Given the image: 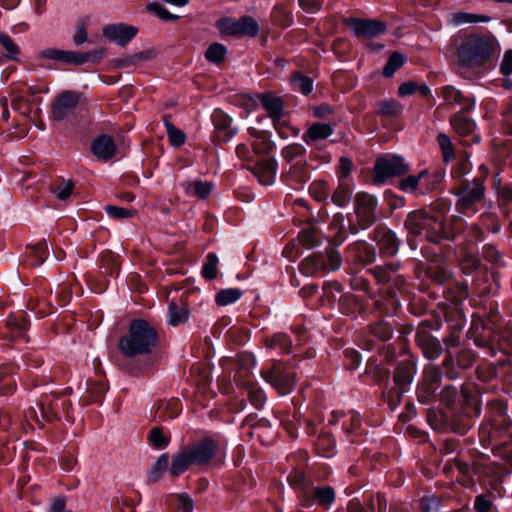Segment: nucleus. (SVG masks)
Returning <instances> with one entry per match:
<instances>
[{
  "label": "nucleus",
  "instance_id": "obj_9",
  "mask_svg": "<svg viewBox=\"0 0 512 512\" xmlns=\"http://www.w3.org/2000/svg\"><path fill=\"white\" fill-rule=\"evenodd\" d=\"M441 327L442 320L439 317L425 319L418 325L415 341L423 356L429 360H436L441 354H445L441 341L431 334V330L438 331Z\"/></svg>",
  "mask_w": 512,
  "mask_h": 512
},
{
  "label": "nucleus",
  "instance_id": "obj_63",
  "mask_svg": "<svg viewBox=\"0 0 512 512\" xmlns=\"http://www.w3.org/2000/svg\"><path fill=\"white\" fill-rule=\"evenodd\" d=\"M173 504L179 512H192L193 500L187 494H180L174 497Z\"/></svg>",
  "mask_w": 512,
  "mask_h": 512
},
{
  "label": "nucleus",
  "instance_id": "obj_6",
  "mask_svg": "<svg viewBox=\"0 0 512 512\" xmlns=\"http://www.w3.org/2000/svg\"><path fill=\"white\" fill-rule=\"evenodd\" d=\"M158 342L156 328L143 319L131 321L128 332L121 337L119 349L126 357L150 354Z\"/></svg>",
  "mask_w": 512,
  "mask_h": 512
},
{
  "label": "nucleus",
  "instance_id": "obj_55",
  "mask_svg": "<svg viewBox=\"0 0 512 512\" xmlns=\"http://www.w3.org/2000/svg\"><path fill=\"white\" fill-rule=\"evenodd\" d=\"M459 389L453 384L445 385L437 394V400L445 403L447 406L454 404L458 398Z\"/></svg>",
  "mask_w": 512,
  "mask_h": 512
},
{
  "label": "nucleus",
  "instance_id": "obj_12",
  "mask_svg": "<svg viewBox=\"0 0 512 512\" xmlns=\"http://www.w3.org/2000/svg\"><path fill=\"white\" fill-rule=\"evenodd\" d=\"M215 27L221 34V36H233V37H256L259 34V24L251 16L244 15L239 19L232 17H223L215 22Z\"/></svg>",
  "mask_w": 512,
  "mask_h": 512
},
{
  "label": "nucleus",
  "instance_id": "obj_2",
  "mask_svg": "<svg viewBox=\"0 0 512 512\" xmlns=\"http://www.w3.org/2000/svg\"><path fill=\"white\" fill-rule=\"evenodd\" d=\"M450 208L449 200L438 199L431 204L429 211L410 212L405 220V227L409 233L423 236L435 245H441L443 241L454 242L464 234L467 223L457 215L451 216L447 221L445 216Z\"/></svg>",
  "mask_w": 512,
  "mask_h": 512
},
{
  "label": "nucleus",
  "instance_id": "obj_33",
  "mask_svg": "<svg viewBox=\"0 0 512 512\" xmlns=\"http://www.w3.org/2000/svg\"><path fill=\"white\" fill-rule=\"evenodd\" d=\"M182 187L187 195L204 200L211 194L213 184L208 181L193 180L182 183Z\"/></svg>",
  "mask_w": 512,
  "mask_h": 512
},
{
  "label": "nucleus",
  "instance_id": "obj_18",
  "mask_svg": "<svg viewBox=\"0 0 512 512\" xmlns=\"http://www.w3.org/2000/svg\"><path fill=\"white\" fill-rule=\"evenodd\" d=\"M79 101L80 94L75 91H64L59 94L51 106V119L54 121L64 120L74 111Z\"/></svg>",
  "mask_w": 512,
  "mask_h": 512
},
{
  "label": "nucleus",
  "instance_id": "obj_42",
  "mask_svg": "<svg viewBox=\"0 0 512 512\" xmlns=\"http://www.w3.org/2000/svg\"><path fill=\"white\" fill-rule=\"evenodd\" d=\"M242 295V290L238 288L223 289L216 294L215 301L219 306H226L238 301Z\"/></svg>",
  "mask_w": 512,
  "mask_h": 512
},
{
  "label": "nucleus",
  "instance_id": "obj_31",
  "mask_svg": "<svg viewBox=\"0 0 512 512\" xmlns=\"http://www.w3.org/2000/svg\"><path fill=\"white\" fill-rule=\"evenodd\" d=\"M104 54L103 49H97L91 52L81 53L76 51L62 50V56L60 63L82 65L92 59H100Z\"/></svg>",
  "mask_w": 512,
  "mask_h": 512
},
{
  "label": "nucleus",
  "instance_id": "obj_59",
  "mask_svg": "<svg viewBox=\"0 0 512 512\" xmlns=\"http://www.w3.org/2000/svg\"><path fill=\"white\" fill-rule=\"evenodd\" d=\"M169 465V456L167 453L161 454L156 462L154 463L151 471H150V479L152 481H156L159 479L161 474L168 468Z\"/></svg>",
  "mask_w": 512,
  "mask_h": 512
},
{
  "label": "nucleus",
  "instance_id": "obj_26",
  "mask_svg": "<svg viewBox=\"0 0 512 512\" xmlns=\"http://www.w3.org/2000/svg\"><path fill=\"white\" fill-rule=\"evenodd\" d=\"M459 249V254H457V250L452 247L450 250L457 255V260L462 273L467 276L472 275L479 268L480 260L477 255L467 252L466 245L461 244Z\"/></svg>",
  "mask_w": 512,
  "mask_h": 512
},
{
  "label": "nucleus",
  "instance_id": "obj_15",
  "mask_svg": "<svg viewBox=\"0 0 512 512\" xmlns=\"http://www.w3.org/2000/svg\"><path fill=\"white\" fill-rule=\"evenodd\" d=\"M451 249L450 245H445L441 249V253H432L431 255H424L429 262L426 268V274L432 282L444 285L450 281L453 276L451 270L445 265V258Z\"/></svg>",
  "mask_w": 512,
  "mask_h": 512
},
{
  "label": "nucleus",
  "instance_id": "obj_14",
  "mask_svg": "<svg viewBox=\"0 0 512 512\" xmlns=\"http://www.w3.org/2000/svg\"><path fill=\"white\" fill-rule=\"evenodd\" d=\"M469 337L478 348L483 349L487 355L494 357L498 352H505L504 335L490 327H481V329L469 330Z\"/></svg>",
  "mask_w": 512,
  "mask_h": 512
},
{
  "label": "nucleus",
  "instance_id": "obj_29",
  "mask_svg": "<svg viewBox=\"0 0 512 512\" xmlns=\"http://www.w3.org/2000/svg\"><path fill=\"white\" fill-rule=\"evenodd\" d=\"M259 101L272 119L279 120L282 118L284 114V105L280 97H277L270 92H266L259 95Z\"/></svg>",
  "mask_w": 512,
  "mask_h": 512
},
{
  "label": "nucleus",
  "instance_id": "obj_49",
  "mask_svg": "<svg viewBox=\"0 0 512 512\" xmlns=\"http://www.w3.org/2000/svg\"><path fill=\"white\" fill-rule=\"evenodd\" d=\"M491 425L492 432L489 434V437L495 433L508 435L509 437L512 436V420L507 415L491 421Z\"/></svg>",
  "mask_w": 512,
  "mask_h": 512
},
{
  "label": "nucleus",
  "instance_id": "obj_46",
  "mask_svg": "<svg viewBox=\"0 0 512 512\" xmlns=\"http://www.w3.org/2000/svg\"><path fill=\"white\" fill-rule=\"evenodd\" d=\"M291 85L293 90L299 91L304 95L310 94L313 90V80L310 77L304 76L300 73L293 75L291 79Z\"/></svg>",
  "mask_w": 512,
  "mask_h": 512
},
{
  "label": "nucleus",
  "instance_id": "obj_37",
  "mask_svg": "<svg viewBox=\"0 0 512 512\" xmlns=\"http://www.w3.org/2000/svg\"><path fill=\"white\" fill-rule=\"evenodd\" d=\"M316 254L323 258V272L335 271L341 267L342 258L334 247H327L324 252H317Z\"/></svg>",
  "mask_w": 512,
  "mask_h": 512
},
{
  "label": "nucleus",
  "instance_id": "obj_60",
  "mask_svg": "<svg viewBox=\"0 0 512 512\" xmlns=\"http://www.w3.org/2000/svg\"><path fill=\"white\" fill-rule=\"evenodd\" d=\"M104 210L109 217H111L113 219H118V220L131 218V217L135 216V214H136V210H134V209H127V208L117 207V206H113V205L105 206Z\"/></svg>",
  "mask_w": 512,
  "mask_h": 512
},
{
  "label": "nucleus",
  "instance_id": "obj_48",
  "mask_svg": "<svg viewBox=\"0 0 512 512\" xmlns=\"http://www.w3.org/2000/svg\"><path fill=\"white\" fill-rule=\"evenodd\" d=\"M218 257L215 253H208L206 257V261L202 266V276L206 280H213L217 277L218 272Z\"/></svg>",
  "mask_w": 512,
  "mask_h": 512
},
{
  "label": "nucleus",
  "instance_id": "obj_56",
  "mask_svg": "<svg viewBox=\"0 0 512 512\" xmlns=\"http://www.w3.org/2000/svg\"><path fill=\"white\" fill-rule=\"evenodd\" d=\"M501 117L503 132L507 135H512V97L503 105Z\"/></svg>",
  "mask_w": 512,
  "mask_h": 512
},
{
  "label": "nucleus",
  "instance_id": "obj_1",
  "mask_svg": "<svg viewBox=\"0 0 512 512\" xmlns=\"http://www.w3.org/2000/svg\"><path fill=\"white\" fill-rule=\"evenodd\" d=\"M386 322V389L388 391L389 408L394 410L401 402L403 395L410 390L417 364L408 348V335L412 332L410 325H400L390 328Z\"/></svg>",
  "mask_w": 512,
  "mask_h": 512
},
{
  "label": "nucleus",
  "instance_id": "obj_17",
  "mask_svg": "<svg viewBox=\"0 0 512 512\" xmlns=\"http://www.w3.org/2000/svg\"><path fill=\"white\" fill-rule=\"evenodd\" d=\"M301 506L310 508L317 504L323 508H329L335 501V490L331 486H317L312 489H304L300 494Z\"/></svg>",
  "mask_w": 512,
  "mask_h": 512
},
{
  "label": "nucleus",
  "instance_id": "obj_4",
  "mask_svg": "<svg viewBox=\"0 0 512 512\" xmlns=\"http://www.w3.org/2000/svg\"><path fill=\"white\" fill-rule=\"evenodd\" d=\"M481 404L477 397L464 394V401L459 407L450 408L440 412L430 419L435 430L450 431L458 435H465L481 415Z\"/></svg>",
  "mask_w": 512,
  "mask_h": 512
},
{
  "label": "nucleus",
  "instance_id": "obj_53",
  "mask_svg": "<svg viewBox=\"0 0 512 512\" xmlns=\"http://www.w3.org/2000/svg\"><path fill=\"white\" fill-rule=\"evenodd\" d=\"M246 389L248 392V398H249L250 403L256 409L263 408V406L266 402V395H265L264 391L254 384H247Z\"/></svg>",
  "mask_w": 512,
  "mask_h": 512
},
{
  "label": "nucleus",
  "instance_id": "obj_39",
  "mask_svg": "<svg viewBox=\"0 0 512 512\" xmlns=\"http://www.w3.org/2000/svg\"><path fill=\"white\" fill-rule=\"evenodd\" d=\"M189 319V311L185 307L178 306L174 302L169 303L167 323L176 327L187 322Z\"/></svg>",
  "mask_w": 512,
  "mask_h": 512
},
{
  "label": "nucleus",
  "instance_id": "obj_38",
  "mask_svg": "<svg viewBox=\"0 0 512 512\" xmlns=\"http://www.w3.org/2000/svg\"><path fill=\"white\" fill-rule=\"evenodd\" d=\"M14 367L11 365H3L0 367V392L2 394L13 393L16 389V380L12 376Z\"/></svg>",
  "mask_w": 512,
  "mask_h": 512
},
{
  "label": "nucleus",
  "instance_id": "obj_27",
  "mask_svg": "<svg viewBox=\"0 0 512 512\" xmlns=\"http://www.w3.org/2000/svg\"><path fill=\"white\" fill-rule=\"evenodd\" d=\"M445 174V169L443 168H435L431 172L426 170V174L420 181V193L425 195L439 190L445 178Z\"/></svg>",
  "mask_w": 512,
  "mask_h": 512
},
{
  "label": "nucleus",
  "instance_id": "obj_64",
  "mask_svg": "<svg viewBox=\"0 0 512 512\" xmlns=\"http://www.w3.org/2000/svg\"><path fill=\"white\" fill-rule=\"evenodd\" d=\"M440 505L441 500L436 496H425L420 500V509L422 512H437Z\"/></svg>",
  "mask_w": 512,
  "mask_h": 512
},
{
  "label": "nucleus",
  "instance_id": "obj_51",
  "mask_svg": "<svg viewBox=\"0 0 512 512\" xmlns=\"http://www.w3.org/2000/svg\"><path fill=\"white\" fill-rule=\"evenodd\" d=\"M425 174L426 169L420 171L418 175H409L408 177L401 179L398 183V188L406 193L415 191L418 186H420V181Z\"/></svg>",
  "mask_w": 512,
  "mask_h": 512
},
{
  "label": "nucleus",
  "instance_id": "obj_57",
  "mask_svg": "<svg viewBox=\"0 0 512 512\" xmlns=\"http://www.w3.org/2000/svg\"><path fill=\"white\" fill-rule=\"evenodd\" d=\"M449 290L452 294L453 303H458L468 298L469 286L465 281L454 282Z\"/></svg>",
  "mask_w": 512,
  "mask_h": 512
},
{
  "label": "nucleus",
  "instance_id": "obj_13",
  "mask_svg": "<svg viewBox=\"0 0 512 512\" xmlns=\"http://www.w3.org/2000/svg\"><path fill=\"white\" fill-rule=\"evenodd\" d=\"M261 377L280 395L289 394L295 386V375L281 361H275L270 367L261 370Z\"/></svg>",
  "mask_w": 512,
  "mask_h": 512
},
{
  "label": "nucleus",
  "instance_id": "obj_8",
  "mask_svg": "<svg viewBox=\"0 0 512 512\" xmlns=\"http://www.w3.org/2000/svg\"><path fill=\"white\" fill-rule=\"evenodd\" d=\"M484 181L483 177L460 180L451 188L450 193L456 197V212L467 217L479 212L485 198Z\"/></svg>",
  "mask_w": 512,
  "mask_h": 512
},
{
  "label": "nucleus",
  "instance_id": "obj_41",
  "mask_svg": "<svg viewBox=\"0 0 512 512\" xmlns=\"http://www.w3.org/2000/svg\"><path fill=\"white\" fill-rule=\"evenodd\" d=\"M163 122L170 144L173 147L182 146L186 141L185 133L176 128L167 116H164Z\"/></svg>",
  "mask_w": 512,
  "mask_h": 512
},
{
  "label": "nucleus",
  "instance_id": "obj_34",
  "mask_svg": "<svg viewBox=\"0 0 512 512\" xmlns=\"http://www.w3.org/2000/svg\"><path fill=\"white\" fill-rule=\"evenodd\" d=\"M321 255L313 253L304 258L300 265L299 270L305 276H314L320 272H323L324 264Z\"/></svg>",
  "mask_w": 512,
  "mask_h": 512
},
{
  "label": "nucleus",
  "instance_id": "obj_10",
  "mask_svg": "<svg viewBox=\"0 0 512 512\" xmlns=\"http://www.w3.org/2000/svg\"><path fill=\"white\" fill-rule=\"evenodd\" d=\"M70 402L68 399L59 396L46 397L41 403H37V409L34 407L26 411V417L35 420L40 426L45 421L60 420L68 415Z\"/></svg>",
  "mask_w": 512,
  "mask_h": 512
},
{
  "label": "nucleus",
  "instance_id": "obj_36",
  "mask_svg": "<svg viewBox=\"0 0 512 512\" xmlns=\"http://www.w3.org/2000/svg\"><path fill=\"white\" fill-rule=\"evenodd\" d=\"M491 17L482 14H475L469 12H455L450 15V23L454 26H461L471 23H487Z\"/></svg>",
  "mask_w": 512,
  "mask_h": 512
},
{
  "label": "nucleus",
  "instance_id": "obj_28",
  "mask_svg": "<svg viewBox=\"0 0 512 512\" xmlns=\"http://www.w3.org/2000/svg\"><path fill=\"white\" fill-rule=\"evenodd\" d=\"M254 175L260 184L270 186L276 177V162L272 159H263L254 168Z\"/></svg>",
  "mask_w": 512,
  "mask_h": 512
},
{
  "label": "nucleus",
  "instance_id": "obj_23",
  "mask_svg": "<svg viewBox=\"0 0 512 512\" xmlns=\"http://www.w3.org/2000/svg\"><path fill=\"white\" fill-rule=\"evenodd\" d=\"M441 96L447 105L461 106L460 111H472L475 108V98L465 95L454 86H444L441 89Z\"/></svg>",
  "mask_w": 512,
  "mask_h": 512
},
{
  "label": "nucleus",
  "instance_id": "obj_50",
  "mask_svg": "<svg viewBox=\"0 0 512 512\" xmlns=\"http://www.w3.org/2000/svg\"><path fill=\"white\" fill-rule=\"evenodd\" d=\"M406 62L405 56L400 52H393L386 61V78H390L399 70Z\"/></svg>",
  "mask_w": 512,
  "mask_h": 512
},
{
  "label": "nucleus",
  "instance_id": "obj_24",
  "mask_svg": "<svg viewBox=\"0 0 512 512\" xmlns=\"http://www.w3.org/2000/svg\"><path fill=\"white\" fill-rule=\"evenodd\" d=\"M91 152L98 160L107 162L116 155L117 146L111 136L102 134L92 141Z\"/></svg>",
  "mask_w": 512,
  "mask_h": 512
},
{
  "label": "nucleus",
  "instance_id": "obj_61",
  "mask_svg": "<svg viewBox=\"0 0 512 512\" xmlns=\"http://www.w3.org/2000/svg\"><path fill=\"white\" fill-rule=\"evenodd\" d=\"M471 170V164L465 157L460 158L451 168V176L455 180H462V177Z\"/></svg>",
  "mask_w": 512,
  "mask_h": 512
},
{
  "label": "nucleus",
  "instance_id": "obj_30",
  "mask_svg": "<svg viewBox=\"0 0 512 512\" xmlns=\"http://www.w3.org/2000/svg\"><path fill=\"white\" fill-rule=\"evenodd\" d=\"M410 170L409 165L404 158L397 154H387L385 160L386 179L390 177H400L406 175Z\"/></svg>",
  "mask_w": 512,
  "mask_h": 512
},
{
  "label": "nucleus",
  "instance_id": "obj_21",
  "mask_svg": "<svg viewBox=\"0 0 512 512\" xmlns=\"http://www.w3.org/2000/svg\"><path fill=\"white\" fill-rule=\"evenodd\" d=\"M138 33V28L124 23L109 24L103 28V35L120 46L127 45Z\"/></svg>",
  "mask_w": 512,
  "mask_h": 512
},
{
  "label": "nucleus",
  "instance_id": "obj_45",
  "mask_svg": "<svg viewBox=\"0 0 512 512\" xmlns=\"http://www.w3.org/2000/svg\"><path fill=\"white\" fill-rule=\"evenodd\" d=\"M148 439L156 449H164L170 443L169 435L165 434L161 427H153L149 431Z\"/></svg>",
  "mask_w": 512,
  "mask_h": 512
},
{
  "label": "nucleus",
  "instance_id": "obj_35",
  "mask_svg": "<svg viewBox=\"0 0 512 512\" xmlns=\"http://www.w3.org/2000/svg\"><path fill=\"white\" fill-rule=\"evenodd\" d=\"M323 235L318 228L309 226L302 229L298 234L299 243L306 249L314 248L322 243Z\"/></svg>",
  "mask_w": 512,
  "mask_h": 512
},
{
  "label": "nucleus",
  "instance_id": "obj_58",
  "mask_svg": "<svg viewBox=\"0 0 512 512\" xmlns=\"http://www.w3.org/2000/svg\"><path fill=\"white\" fill-rule=\"evenodd\" d=\"M147 10L164 21H175L179 18L178 15L172 14L165 6L158 2L149 3Z\"/></svg>",
  "mask_w": 512,
  "mask_h": 512
},
{
  "label": "nucleus",
  "instance_id": "obj_3",
  "mask_svg": "<svg viewBox=\"0 0 512 512\" xmlns=\"http://www.w3.org/2000/svg\"><path fill=\"white\" fill-rule=\"evenodd\" d=\"M475 361V352L469 348H462L456 354L447 353L440 363L425 365L416 386L417 400L425 405L436 402L443 378L449 381L462 378L464 373L473 367Z\"/></svg>",
  "mask_w": 512,
  "mask_h": 512
},
{
  "label": "nucleus",
  "instance_id": "obj_20",
  "mask_svg": "<svg viewBox=\"0 0 512 512\" xmlns=\"http://www.w3.org/2000/svg\"><path fill=\"white\" fill-rule=\"evenodd\" d=\"M473 474L477 476L480 483H492L499 480L505 473V468L496 462L488 459L475 460L472 463Z\"/></svg>",
  "mask_w": 512,
  "mask_h": 512
},
{
  "label": "nucleus",
  "instance_id": "obj_40",
  "mask_svg": "<svg viewBox=\"0 0 512 512\" xmlns=\"http://www.w3.org/2000/svg\"><path fill=\"white\" fill-rule=\"evenodd\" d=\"M292 342L285 333H276L265 340L268 349H278L281 353H290Z\"/></svg>",
  "mask_w": 512,
  "mask_h": 512
},
{
  "label": "nucleus",
  "instance_id": "obj_5",
  "mask_svg": "<svg viewBox=\"0 0 512 512\" xmlns=\"http://www.w3.org/2000/svg\"><path fill=\"white\" fill-rule=\"evenodd\" d=\"M218 448V442L212 437H204L182 448L172 456L170 475L178 477L193 465L199 467L208 465L215 457Z\"/></svg>",
  "mask_w": 512,
  "mask_h": 512
},
{
  "label": "nucleus",
  "instance_id": "obj_25",
  "mask_svg": "<svg viewBox=\"0 0 512 512\" xmlns=\"http://www.w3.org/2000/svg\"><path fill=\"white\" fill-rule=\"evenodd\" d=\"M212 122L217 132L218 138L223 142L230 141L237 133V130L232 128V119L221 110H215L212 114Z\"/></svg>",
  "mask_w": 512,
  "mask_h": 512
},
{
  "label": "nucleus",
  "instance_id": "obj_32",
  "mask_svg": "<svg viewBox=\"0 0 512 512\" xmlns=\"http://www.w3.org/2000/svg\"><path fill=\"white\" fill-rule=\"evenodd\" d=\"M333 132L334 129L330 124L317 122L304 132L302 139L307 145H312L316 141L330 137Z\"/></svg>",
  "mask_w": 512,
  "mask_h": 512
},
{
  "label": "nucleus",
  "instance_id": "obj_19",
  "mask_svg": "<svg viewBox=\"0 0 512 512\" xmlns=\"http://www.w3.org/2000/svg\"><path fill=\"white\" fill-rule=\"evenodd\" d=\"M377 201L375 197L367 193H358L355 198V214L362 229L371 226L375 220Z\"/></svg>",
  "mask_w": 512,
  "mask_h": 512
},
{
  "label": "nucleus",
  "instance_id": "obj_52",
  "mask_svg": "<svg viewBox=\"0 0 512 512\" xmlns=\"http://www.w3.org/2000/svg\"><path fill=\"white\" fill-rule=\"evenodd\" d=\"M487 411L490 415L491 421L504 417L507 415V403L501 399H492L487 403Z\"/></svg>",
  "mask_w": 512,
  "mask_h": 512
},
{
  "label": "nucleus",
  "instance_id": "obj_62",
  "mask_svg": "<svg viewBox=\"0 0 512 512\" xmlns=\"http://www.w3.org/2000/svg\"><path fill=\"white\" fill-rule=\"evenodd\" d=\"M0 45L5 49L9 58L15 59L18 56L19 48L8 34L0 32Z\"/></svg>",
  "mask_w": 512,
  "mask_h": 512
},
{
  "label": "nucleus",
  "instance_id": "obj_11",
  "mask_svg": "<svg viewBox=\"0 0 512 512\" xmlns=\"http://www.w3.org/2000/svg\"><path fill=\"white\" fill-rule=\"evenodd\" d=\"M370 337L367 339V349L377 351V355L369 357L366 366V373L376 382L382 381L384 377V358L382 351L384 349V325L380 321L370 326Z\"/></svg>",
  "mask_w": 512,
  "mask_h": 512
},
{
  "label": "nucleus",
  "instance_id": "obj_47",
  "mask_svg": "<svg viewBox=\"0 0 512 512\" xmlns=\"http://www.w3.org/2000/svg\"><path fill=\"white\" fill-rule=\"evenodd\" d=\"M226 53L227 48L223 44L215 42L207 48L205 58L211 63L219 64L224 61Z\"/></svg>",
  "mask_w": 512,
  "mask_h": 512
},
{
  "label": "nucleus",
  "instance_id": "obj_43",
  "mask_svg": "<svg viewBox=\"0 0 512 512\" xmlns=\"http://www.w3.org/2000/svg\"><path fill=\"white\" fill-rule=\"evenodd\" d=\"M437 143L441 150L443 162L448 164L455 155L454 145L450 136L445 133H439L437 136Z\"/></svg>",
  "mask_w": 512,
  "mask_h": 512
},
{
  "label": "nucleus",
  "instance_id": "obj_22",
  "mask_svg": "<svg viewBox=\"0 0 512 512\" xmlns=\"http://www.w3.org/2000/svg\"><path fill=\"white\" fill-rule=\"evenodd\" d=\"M348 24L358 38H373L384 30V24L371 19L350 18Z\"/></svg>",
  "mask_w": 512,
  "mask_h": 512
},
{
  "label": "nucleus",
  "instance_id": "obj_54",
  "mask_svg": "<svg viewBox=\"0 0 512 512\" xmlns=\"http://www.w3.org/2000/svg\"><path fill=\"white\" fill-rule=\"evenodd\" d=\"M352 190L346 184H339L332 195V202L339 206H346L351 200Z\"/></svg>",
  "mask_w": 512,
  "mask_h": 512
},
{
  "label": "nucleus",
  "instance_id": "obj_16",
  "mask_svg": "<svg viewBox=\"0 0 512 512\" xmlns=\"http://www.w3.org/2000/svg\"><path fill=\"white\" fill-rule=\"evenodd\" d=\"M468 111H458L450 117V125L461 137L463 145H472L479 143L481 136L475 133L476 123L473 119L467 117L465 113Z\"/></svg>",
  "mask_w": 512,
  "mask_h": 512
},
{
  "label": "nucleus",
  "instance_id": "obj_7",
  "mask_svg": "<svg viewBox=\"0 0 512 512\" xmlns=\"http://www.w3.org/2000/svg\"><path fill=\"white\" fill-rule=\"evenodd\" d=\"M495 52V39L480 34L466 36L457 46L458 64L464 68L484 66Z\"/></svg>",
  "mask_w": 512,
  "mask_h": 512
},
{
  "label": "nucleus",
  "instance_id": "obj_44",
  "mask_svg": "<svg viewBox=\"0 0 512 512\" xmlns=\"http://www.w3.org/2000/svg\"><path fill=\"white\" fill-rule=\"evenodd\" d=\"M442 342L443 345L445 346V355L447 353L454 354V352H452V349L458 347L461 343V328L457 325H453L450 328L449 333L445 337H443ZM456 353L457 352H455V354Z\"/></svg>",
  "mask_w": 512,
  "mask_h": 512
}]
</instances>
